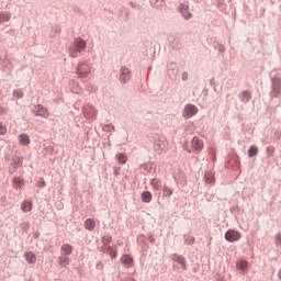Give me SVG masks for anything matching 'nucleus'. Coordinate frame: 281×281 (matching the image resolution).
I'll return each instance as SVG.
<instances>
[{
	"mask_svg": "<svg viewBox=\"0 0 281 281\" xmlns=\"http://www.w3.org/2000/svg\"><path fill=\"white\" fill-rule=\"evenodd\" d=\"M34 207V204L32 203V201L30 200H24L22 203H21V210L22 212L24 213H27V212H32V209Z\"/></svg>",
	"mask_w": 281,
	"mask_h": 281,
	"instance_id": "f8f14e48",
	"label": "nucleus"
},
{
	"mask_svg": "<svg viewBox=\"0 0 281 281\" xmlns=\"http://www.w3.org/2000/svg\"><path fill=\"white\" fill-rule=\"evenodd\" d=\"M78 54H80V50H78L77 47L71 46V47L69 48V56H70L71 58H78Z\"/></svg>",
	"mask_w": 281,
	"mask_h": 281,
	"instance_id": "b1692460",
	"label": "nucleus"
},
{
	"mask_svg": "<svg viewBox=\"0 0 281 281\" xmlns=\"http://www.w3.org/2000/svg\"><path fill=\"white\" fill-rule=\"evenodd\" d=\"M32 113L35 117H44L47 120L49 117V110L45 108L43 104H37L32 109Z\"/></svg>",
	"mask_w": 281,
	"mask_h": 281,
	"instance_id": "f257e3e1",
	"label": "nucleus"
},
{
	"mask_svg": "<svg viewBox=\"0 0 281 281\" xmlns=\"http://www.w3.org/2000/svg\"><path fill=\"white\" fill-rule=\"evenodd\" d=\"M267 153H268L269 157H272L273 153H276V148L270 146V147L267 148Z\"/></svg>",
	"mask_w": 281,
	"mask_h": 281,
	"instance_id": "f704fd0d",
	"label": "nucleus"
},
{
	"mask_svg": "<svg viewBox=\"0 0 281 281\" xmlns=\"http://www.w3.org/2000/svg\"><path fill=\"white\" fill-rule=\"evenodd\" d=\"M0 115H8V108L0 105Z\"/></svg>",
	"mask_w": 281,
	"mask_h": 281,
	"instance_id": "72a5a7b5",
	"label": "nucleus"
},
{
	"mask_svg": "<svg viewBox=\"0 0 281 281\" xmlns=\"http://www.w3.org/2000/svg\"><path fill=\"white\" fill-rule=\"evenodd\" d=\"M258 155V147L250 146L248 149V157H256Z\"/></svg>",
	"mask_w": 281,
	"mask_h": 281,
	"instance_id": "a878e982",
	"label": "nucleus"
},
{
	"mask_svg": "<svg viewBox=\"0 0 281 281\" xmlns=\"http://www.w3.org/2000/svg\"><path fill=\"white\" fill-rule=\"evenodd\" d=\"M111 240H112V238H111V236H104L103 238H102V243H103V245H110V243H111Z\"/></svg>",
	"mask_w": 281,
	"mask_h": 281,
	"instance_id": "473e14b6",
	"label": "nucleus"
},
{
	"mask_svg": "<svg viewBox=\"0 0 281 281\" xmlns=\"http://www.w3.org/2000/svg\"><path fill=\"white\" fill-rule=\"evenodd\" d=\"M225 240L228 243H236V240H240V233L234 229H229L225 234Z\"/></svg>",
	"mask_w": 281,
	"mask_h": 281,
	"instance_id": "20e7f679",
	"label": "nucleus"
},
{
	"mask_svg": "<svg viewBox=\"0 0 281 281\" xmlns=\"http://www.w3.org/2000/svg\"><path fill=\"white\" fill-rule=\"evenodd\" d=\"M60 254L61 256H71L74 254V247L69 244H64L60 247Z\"/></svg>",
	"mask_w": 281,
	"mask_h": 281,
	"instance_id": "9d476101",
	"label": "nucleus"
},
{
	"mask_svg": "<svg viewBox=\"0 0 281 281\" xmlns=\"http://www.w3.org/2000/svg\"><path fill=\"white\" fill-rule=\"evenodd\" d=\"M196 113H199V109L195 108V105L188 104L184 108L183 116L187 119H190V117H194V115H196Z\"/></svg>",
	"mask_w": 281,
	"mask_h": 281,
	"instance_id": "39448f33",
	"label": "nucleus"
},
{
	"mask_svg": "<svg viewBox=\"0 0 281 281\" xmlns=\"http://www.w3.org/2000/svg\"><path fill=\"white\" fill-rule=\"evenodd\" d=\"M23 95H24V93L22 92L21 89H15V90L13 91V98H19V99H21V98H23Z\"/></svg>",
	"mask_w": 281,
	"mask_h": 281,
	"instance_id": "c756f323",
	"label": "nucleus"
},
{
	"mask_svg": "<svg viewBox=\"0 0 281 281\" xmlns=\"http://www.w3.org/2000/svg\"><path fill=\"white\" fill-rule=\"evenodd\" d=\"M21 228L24 231V232H29L30 231V222H23L21 224Z\"/></svg>",
	"mask_w": 281,
	"mask_h": 281,
	"instance_id": "2f4dec72",
	"label": "nucleus"
},
{
	"mask_svg": "<svg viewBox=\"0 0 281 281\" xmlns=\"http://www.w3.org/2000/svg\"><path fill=\"white\" fill-rule=\"evenodd\" d=\"M203 139L199 138L198 136L193 137L191 140V148L192 153H201L203 150Z\"/></svg>",
	"mask_w": 281,
	"mask_h": 281,
	"instance_id": "7ed1b4c3",
	"label": "nucleus"
},
{
	"mask_svg": "<svg viewBox=\"0 0 281 281\" xmlns=\"http://www.w3.org/2000/svg\"><path fill=\"white\" fill-rule=\"evenodd\" d=\"M69 257H65V255L58 257V265L60 267H69Z\"/></svg>",
	"mask_w": 281,
	"mask_h": 281,
	"instance_id": "5701e85b",
	"label": "nucleus"
},
{
	"mask_svg": "<svg viewBox=\"0 0 281 281\" xmlns=\"http://www.w3.org/2000/svg\"><path fill=\"white\" fill-rule=\"evenodd\" d=\"M85 227L88 229V232H93V229H95V222L93 218L86 220Z\"/></svg>",
	"mask_w": 281,
	"mask_h": 281,
	"instance_id": "412c9836",
	"label": "nucleus"
},
{
	"mask_svg": "<svg viewBox=\"0 0 281 281\" xmlns=\"http://www.w3.org/2000/svg\"><path fill=\"white\" fill-rule=\"evenodd\" d=\"M182 80H184V81L188 80V72L182 74Z\"/></svg>",
	"mask_w": 281,
	"mask_h": 281,
	"instance_id": "c9c22d12",
	"label": "nucleus"
},
{
	"mask_svg": "<svg viewBox=\"0 0 281 281\" xmlns=\"http://www.w3.org/2000/svg\"><path fill=\"white\" fill-rule=\"evenodd\" d=\"M240 98L241 102H248L249 100H251V93H249V91H244Z\"/></svg>",
	"mask_w": 281,
	"mask_h": 281,
	"instance_id": "bb28decb",
	"label": "nucleus"
},
{
	"mask_svg": "<svg viewBox=\"0 0 281 281\" xmlns=\"http://www.w3.org/2000/svg\"><path fill=\"white\" fill-rule=\"evenodd\" d=\"M279 279L281 280V270L279 271Z\"/></svg>",
	"mask_w": 281,
	"mask_h": 281,
	"instance_id": "ea45409f",
	"label": "nucleus"
},
{
	"mask_svg": "<svg viewBox=\"0 0 281 281\" xmlns=\"http://www.w3.org/2000/svg\"><path fill=\"white\" fill-rule=\"evenodd\" d=\"M190 7L188 4H180L179 12L182 14V16L188 21L189 19H192V13H190Z\"/></svg>",
	"mask_w": 281,
	"mask_h": 281,
	"instance_id": "0eeeda50",
	"label": "nucleus"
},
{
	"mask_svg": "<svg viewBox=\"0 0 281 281\" xmlns=\"http://www.w3.org/2000/svg\"><path fill=\"white\" fill-rule=\"evenodd\" d=\"M19 144H21V146H30V136H27V134H21L19 137Z\"/></svg>",
	"mask_w": 281,
	"mask_h": 281,
	"instance_id": "f3484780",
	"label": "nucleus"
},
{
	"mask_svg": "<svg viewBox=\"0 0 281 281\" xmlns=\"http://www.w3.org/2000/svg\"><path fill=\"white\" fill-rule=\"evenodd\" d=\"M111 258H117V252L116 251H112L111 252Z\"/></svg>",
	"mask_w": 281,
	"mask_h": 281,
	"instance_id": "e433bc0d",
	"label": "nucleus"
},
{
	"mask_svg": "<svg viewBox=\"0 0 281 281\" xmlns=\"http://www.w3.org/2000/svg\"><path fill=\"white\" fill-rule=\"evenodd\" d=\"M150 186L154 192H159V190H161V180L155 178L150 181Z\"/></svg>",
	"mask_w": 281,
	"mask_h": 281,
	"instance_id": "6ab92c4d",
	"label": "nucleus"
},
{
	"mask_svg": "<svg viewBox=\"0 0 281 281\" xmlns=\"http://www.w3.org/2000/svg\"><path fill=\"white\" fill-rule=\"evenodd\" d=\"M131 80V70L126 67L121 68V76L120 81L121 82H128Z\"/></svg>",
	"mask_w": 281,
	"mask_h": 281,
	"instance_id": "6e6552de",
	"label": "nucleus"
},
{
	"mask_svg": "<svg viewBox=\"0 0 281 281\" xmlns=\"http://www.w3.org/2000/svg\"><path fill=\"white\" fill-rule=\"evenodd\" d=\"M72 46L78 48V52H85L87 43L82 38H76Z\"/></svg>",
	"mask_w": 281,
	"mask_h": 281,
	"instance_id": "ddd939ff",
	"label": "nucleus"
},
{
	"mask_svg": "<svg viewBox=\"0 0 281 281\" xmlns=\"http://www.w3.org/2000/svg\"><path fill=\"white\" fill-rule=\"evenodd\" d=\"M162 194L164 196H172V189H170V187L165 184L162 187Z\"/></svg>",
	"mask_w": 281,
	"mask_h": 281,
	"instance_id": "cd10ccee",
	"label": "nucleus"
},
{
	"mask_svg": "<svg viewBox=\"0 0 281 281\" xmlns=\"http://www.w3.org/2000/svg\"><path fill=\"white\" fill-rule=\"evenodd\" d=\"M41 188H45V181H42L40 184Z\"/></svg>",
	"mask_w": 281,
	"mask_h": 281,
	"instance_id": "4c0bfd02",
	"label": "nucleus"
},
{
	"mask_svg": "<svg viewBox=\"0 0 281 281\" xmlns=\"http://www.w3.org/2000/svg\"><path fill=\"white\" fill-rule=\"evenodd\" d=\"M167 146H168V142L158 140L157 143H155L154 149L157 150V153H160L161 150H166Z\"/></svg>",
	"mask_w": 281,
	"mask_h": 281,
	"instance_id": "4468645a",
	"label": "nucleus"
},
{
	"mask_svg": "<svg viewBox=\"0 0 281 281\" xmlns=\"http://www.w3.org/2000/svg\"><path fill=\"white\" fill-rule=\"evenodd\" d=\"M172 260L173 262H178V265H180V267L186 271L187 266H186V258H183V256L181 255H172Z\"/></svg>",
	"mask_w": 281,
	"mask_h": 281,
	"instance_id": "9b49d317",
	"label": "nucleus"
},
{
	"mask_svg": "<svg viewBox=\"0 0 281 281\" xmlns=\"http://www.w3.org/2000/svg\"><path fill=\"white\" fill-rule=\"evenodd\" d=\"M20 166H23V158H21V157L13 158L12 162L9 167V171L11 172V175H13V172H16V170H19Z\"/></svg>",
	"mask_w": 281,
	"mask_h": 281,
	"instance_id": "423d86ee",
	"label": "nucleus"
},
{
	"mask_svg": "<svg viewBox=\"0 0 281 281\" xmlns=\"http://www.w3.org/2000/svg\"><path fill=\"white\" fill-rule=\"evenodd\" d=\"M24 258L29 265H36V255L32 251H27L24 254Z\"/></svg>",
	"mask_w": 281,
	"mask_h": 281,
	"instance_id": "2eb2a0df",
	"label": "nucleus"
},
{
	"mask_svg": "<svg viewBox=\"0 0 281 281\" xmlns=\"http://www.w3.org/2000/svg\"><path fill=\"white\" fill-rule=\"evenodd\" d=\"M8 133V127L3 124V122H0V135H5Z\"/></svg>",
	"mask_w": 281,
	"mask_h": 281,
	"instance_id": "7c9ffc66",
	"label": "nucleus"
},
{
	"mask_svg": "<svg viewBox=\"0 0 281 281\" xmlns=\"http://www.w3.org/2000/svg\"><path fill=\"white\" fill-rule=\"evenodd\" d=\"M77 74L79 78H88L91 74V67L89 64L80 63L77 67Z\"/></svg>",
	"mask_w": 281,
	"mask_h": 281,
	"instance_id": "f03ea898",
	"label": "nucleus"
},
{
	"mask_svg": "<svg viewBox=\"0 0 281 281\" xmlns=\"http://www.w3.org/2000/svg\"><path fill=\"white\" fill-rule=\"evenodd\" d=\"M10 19H12V13L4 11V12H0V25L1 23H8V21H10Z\"/></svg>",
	"mask_w": 281,
	"mask_h": 281,
	"instance_id": "a211bd4d",
	"label": "nucleus"
},
{
	"mask_svg": "<svg viewBox=\"0 0 281 281\" xmlns=\"http://www.w3.org/2000/svg\"><path fill=\"white\" fill-rule=\"evenodd\" d=\"M140 199L144 203H150V201H153V193L145 191L140 194Z\"/></svg>",
	"mask_w": 281,
	"mask_h": 281,
	"instance_id": "aec40b11",
	"label": "nucleus"
},
{
	"mask_svg": "<svg viewBox=\"0 0 281 281\" xmlns=\"http://www.w3.org/2000/svg\"><path fill=\"white\" fill-rule=\"evenodd\" d=\"M204 179H205V182H206V183H214V173L211 172V171H207V172L204 175Z\"/></svg>",
	"mask_w": 281,
	"mask_h": 281,
	"instance_id": "393cba45",
	"label": "nucleus"
},
{
	"mask_svg": "<svg viewBox=\"0 0 281 281\" xmlns=\"http://www.w3.org/2000/svg\"><path fill=\"white\" fill-rule=\"evenodd\" d=\"M236 269L238 271H241V273H247V271L249 270V262L240 259L239 261H237L236 263Z\"/></svg>",
	"mask_w": 281,
	"mask_h": 281,
	"instance_id": "1a4fd4ad",
	"label": "nucleus"
},
{
	"mask_svg": "<svg viewBox=\"0 0 281 281\" xmlns=\"http://www.w3.org/2000/svg\"><path fill=\"white\" fill-rule=\"evenodd\" d=\"M13 183H14L15 188H21V184L23 183V178H21V177H15V178L13 179Z\"/></svg>",
	"mask_w": 281,
	"mask_h": 281,
	"instance_id": "c85d7f7f",
	"label": "nucleus"
},
{
	"mask_svg": "<svg viewBox=\"0 0 281 281\" xmlns=\"http://www.w3.org/2000/svg\"><path fill=\"white\" fill-rule=\"evenodd\" d=\"M121 262L122 265H124V267H126L127 269L130 267H133V258L128 255H123L121 258Z\"/></svg>",
	"mask_w": 281,
	"mask_h": 281,
	"instance_id": "dca6fc26",
	"label": "nucleus"
},
{
	"mask_svg": "<svg viewBox=\"0 0 281 281\" xmlns=\"http://www.w3.org/2000/svg\"><path fill=\"white\" fill-rule=\"evenodd\" d=\"M115 158L117 164H121V165H124L126 164V161H128V157H126V154L124 153L116 154Z\"/></svg>",
	"mask_w": 281,
	"mask_h": 281,
	"instance_id": "4be33fe9",
	"label": "nucleus"
},
{
	"mask_svg": "<svg viewBox=\"0 0 281 281\" xmlns=\"http://www.w3.org/2000/svg\"><path fill=\"white\" fill-rule=\"evenodd\" d=\"M74 93H79L80 92V89H76V90H72Z\"/></svg>",
	"mask_w": 281,
	"mask_h": 281,
	"instance_id": "58836bf2",
	"label": "nucleus"
}]
</instances>
